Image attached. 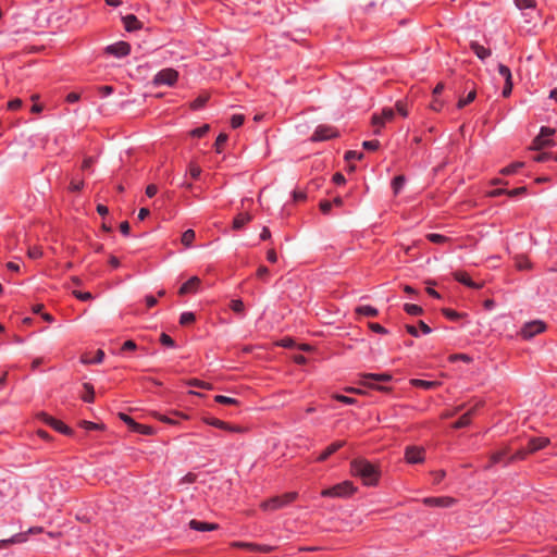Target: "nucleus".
Returning a JSON list of instances; mask_svg holds the SVG:
<instances>
[{
	"instance_id": "f257e3e1",
	"label": "nucleus",
	"mask_w": 557,
	"mask_h": 557,
	"mask_svg": "<svg viewBox=\"0 0 557 557\" xmlns=\"http://www.w3.org/2000/svg\"><path fill=\"white\" fill-rule=\"evenodd\" d=\"M351 473L362 480L366 485H375L380 478V471L375 465L366 459H354L350 463Z\"/></svg>"
},
{
	"instance_id": "f03ea898",
	"label": "nucleus",
	"mask_w": 557,
	"mask_h": 557,
	"mask_svg": "<svg viewBox=\"0 0 557 557\" xmlns=\"http://www.w3.org/2000/svg\"><path fill=\"white\" fill-rule=\"evenodd\" d=\"M355 491L356 487L350 481H344L333 487L323 490L321 495L324 497H346L354 494Z\"/></svg>"
},
{
	"instance_id": "7ed1b4c3",
	"label": "nucleus",
	"mask_w": 557,
	"mask_h": 557,
	"mask_svg": "<svg viewBox=\"0 0 557 557\" xmlns=\"http://www.w3.org/2000/svg\"><path fill=\"white\" fill-rule=\"evenodd\" d=\"M524 24H532L528 30H532L539 25H542V16L535 8L534 0H524Z\"/></svg>"
},
{
	"instance_id": "20e7f679",
	"label": "nucleus",
	"mask_w": 557,
	"mask_h": 557,
	"mask_svg": "<svg viewBox=\"0 0 557 557\" xmlns=\"http://www.w3.org/2000/svg\"><path fill=\"white\" fill-rule=\"evenodd\" d=\"M296 497H297L296 492H289L282 496H275V497H272V498L263 502L262 508L265 510H276V509H280V508L290 504L292 502H294L296 499Z\"/></svg>"
},
{
	"instance_id": "39448f33",
	"label": "nucleus",
	"mask_w": 557,
	"mask_h": 557,
	"mask_svg": "<svg viewBox=\"0 0 557 557\" xmlns=\"http://www.w3.org/2000/svg\"><path fill=\"white\" fill-rule=\"evenodd\" d=\"M395 117V111L392 108H384L381 114L374 113L371 117V124L374 127V134H381L382 127L392 122Z\"/></svg>"
},
{
	"instance_id": "423d86ee",
	"label": "nucleus",
	"mask_w": 557,
	"mask_h": 557,
	"mask_svg": "<svg viewBox=\"0 0 557 557\" xmlns=\"http://www.w3.org/2000/svg\"><path fill=\"white\" fill-rule=\"evenodd\" d=\"M178 78V73L174 69H164L158 72L152 81L154 86H173Z\"/></svg>"
},
{
	"instance_id": "0eeeda50",
	"label": "nucleus",
	"mask_w": 557,
	"mask_h": 557,
	"mask_svg": "<svg viewBox=\"0 0 557 557\" xmlns=\"http://www.w3.org/2000/svg\"><path fill=\"white\" fill-rule=\"evenodd\" d=\"M555 134L554 128L542 127L541 133L534 138L530 149L540 150L545 146H549L553 141L548 138Z\"/></svg>"
},
{
	"instance_id": "6e6552de",
	"label": "nucleus",
	"mask_w": 557,
	"mask_h": 557,
	"mask_svg": "<svg viewBox=\"0 0 557 557\" xmlns=\"http://www.w3.org/2000/svg\"><path fill=\"white\" fill-rule=\"evenodd\" d=\"M546 330V324L542 320H533L524 323V339H531L532 337L543 333Z\"/></svg>"
},
{
	"instance_id": "1a4fd4ad",
	"label": "nucleus",
	"mask_w": 557,
	"mask_h": 557,
	"mask_svg": "<svg viewBox=\"0 0 557 557\" xmlns=\"http://www.w3.org/2000/svg\"><path fill=\"white\" fill-rule=\"evenodd\" d=\"M40 418L45 423L54 429L55 431L65 434L72 435L73 431L67 425H65L62 421L54 419L53 417L48 416L47 413H40Z\"/></svg>"
},
{
	"instance_id": "9d476101",
	"label": "nucleus",
	"mask_w": 557,
	"mask_h": 557,
	"mask_svg": "<svg viewBox=\"0 0 557 557\" xmlns=\"http://www.w3.org/2000/svg\"><path fill=\"white\" fill-rule=\"evenodd\" d=\"M336 136H337V133L333 127L326 126V125H320L315 128V131L311 137V140L312 141H322V140H327V139L334 138Z\"/></svg>"
},
{
	"instance_id": "9b49d317",
	"label": "nucleus",
	"mask_w": 557,
	"mask_h": 557,
	"mask_svg": "<svg viewBox=\"0 0 557 557\" xmlns=\"http://www.w3.org/2000/svg\"><path fill=\"white\" fill-rule=\"evenodd\" d=\"M408 463H421L424 461V449L417 446H408L405 451Z\"/></svg>"
},
{
	"instance_id": "f8f14e48",
	"label": "nucleus",
	"mask_w": 557,
	"mask_h": 557,
	"mask_svg": "<svg viewBox=\"0 0 557 557\" xmlns=\"http://www.w3.org/2000/svg\"><path fill=\"white\" fill-rule=\"evenodd\" d=\"M106 52L116 58L126 57L131 52V46L126 41H119L108 46Z\"/></svg>"
},
{
	"instance_id": "ddd939ff",
	"label": "nucleus",
	"mask_w": 557,
	"mask_h": 557,
	"mask_svg": "<svg viewBox=\"0 0 557 557\" xmlns=\"http://www.w3.org/2000/svg\"><path fill=\"white\" fill-rule=\"evenodd\" d=\"M42 531V528H30L26 533H18L8 540L0 541V549L7 547L9 544L23 543L27 540V534H35Z\"/></svg>"
},
{
	"instance_id": "4468645a",
	"label": "nucleus",
	"mask_w": 557,
	"mask_h": 557,
	"mask_svg": "<svg viewBox=\"0 0 557 557\" xmlns=\"http://www.w3.org/2000/svg\"><path fill=\"white\" fill-rule=\"evenodd\" d=\"M200 284L201 280L198 276H193L181 286L178 294L182 296L194 294L199 289Z\"/></svg>"
},
{
	"instance_id": "2eb2a0df",
	"label": "nucleus",
	"mask_w": 557,
	"mask_h": 557,
	"mask_svg": "<svg viewBox=\"0 0 557 557\" xmlns=\"http://www.w3.org/2000/svg\"><path fill=\"white\" fill-rule=\"evenodd\" d=\"M205 422L209 425H212V426H215V428L228 431V432H237V433L244 432V429L242 426L232 425V424H228V423H226L222 420L215 419V418L205 419Z\"/></svg>"
},
{
	"instance_id": "dca6fc26",
	"label": "nucleus",
	"mask_w": 557,
	"mask_h": 557,
	"mask_svg": "<svg viewBox=\"0 0 557 557\" xmlns=\"http://www.w3.org/2000/svg\"><path fill=\"white\" fill-rule=\"evenodd\" d=\"M455 499L451 497H428L423 499V503L428 506L433 507H450L455 504Z\"/></svg>"
},
{
	"instance_id": "f3484780",
	"label": "nucleus",
	"mask_w": 557,
	"mask_h": 557,
	"mask_svg": "<svg viewBox=\"0 0 557 557\" xmlns=\"http://www.w3.org/2000/svg\"><path fill=\"white\" fill-rule=\"evenodd\" d=\"M454 277L456 281H458L461 284H465L466 286L474 289H480L483 287L484 283H476L471 280V277L468 275V273L462 271H457L454 273Z\"/></svg>"
},
{
	"instance_id": "a211bd4d",
	"label": "nucleus",
	"mask_w": 557,
	"mask_h": 557,
	"mask_svg": "<svg viewBox=\"0 0 557 557\" xmlns=\"http://www.w3.org/2000/svg\"><path fill=\"white\" fill-rule=\"evenodd\" d=\"M549 443V440L547 437H529L528 446L524 447V454L528 453H535L539 449L545 447Z\"/></svg>"
},
{
	"instance_id": "6ab92c4d",
	"label": "nucleus",
	"mask_w": 557,
	"mask_h": 557,
	"mask_svg": "<svg viewBox=\"0 0 557 557\" xmlns=\"http://www.w3.org/2000/svg\"><path fill=\"white\" fill-rule=\"evenodd\" d=\"M470 49L474 52V54L480 60H485L488 57H491L492 51L488 48H485L484 46L480 45L478 41H471L470 42Z\"/></svg>"
},
{
	"instance_id": "aec40b11",
	"label": "nucleus",
	"mask_w": 557,
	"mask_h": 557,
	"mask_svg": "<svg viewBox=\"0 0 557 557\" xmlns=\"http://www.w3.org/2000/svg\"><path fill=\"white\" fill-rule=\"evenodd\" d=\"M479 405H475L474 407H472L469 411H467L465 414H462L454 424H453V428L455 429H461V428H466L470 424L471 422V418L472 416L474 414L476 408H478Z\"/></svg>"
},
{
	"instance_id": "412c9836",
	"label": "nucleus",
	"mask_w": 557,
	"mask_h": 557,
	"mask_svg": "<svg viewBox=\"0 0 557 557\" xmlns=\"http://www.w3.org/2000/svg\"><path fill=\"white\" fill-rule=\"evenodd\" d=\"M189 527L193 530L200 531V532L214 531V530L219 529V525L216 523H208V522H202V521H198V520H190Z\"/></svg>"
},
{
	"instance_id": "4be33fe9",
	"label": "nucleus",
	"mask_w": 557,
	"mask_h": 557,
	"mask_svg": "<svg viewBox=\"0 0 557 557\" xmlns=\"http://www.w3.org/2000/svg\"><path fill=\"white\" fill-rule=\"evenodd\" d=\"M252 221V215L248 212L245 213H238L233 221V228L234 230H240L243 228L247 223Z\"/></svg>"
},
{
	"instance_id": "5701e85b",
	"label": "nucleus",
	"mask_w": 557,
	"mask_h": 557,
	"mask_svg": "<svg viewBox=\"0 0 557 557\" xmlns=\"http://www.w3.org/2000/svg\"><path fill=\"white\" fill-rule=\"evenodd\" d=\"M345 445L344 441H337L331 444L319 457V461L326 460L332 454L337 451L339 448H342Z\"/></svg>"
},
{
	"instance_id": "b1692460",
	"label": "nucleus",
	"mask_w": 557,
	"mask_h": 557,
	"mask_svg": "<svg viewBox=\"0 0 557 557\" xmlns=\"http://www.w3.org/2000/svg\"><path fill=\"white\" fill-rule=\"evenodd\" d=\"M123 22H124V26H125L126 30H128V32H133V30L139 29L141 27V23L133 14L124 16Z\"/></svg>"
},
{
	"instance_id": "393cba45",
	"label": "nucleus",
	"mask_w": 557,
	"mask_h": 557,
	"mask_svg": "<svg viewBox=\"0 0 557 557\" xmlns=\"http://www.w3.org/2000/svg\"><path fill=\"white\" fill-rule=\"evenodd\" d=\"M360 377L364 379V380H372V381H375V382H388L392 380V375L388 374V373H380V374H376V373H362L360 374Z\"/></svg>"
},
{
	"instance_id": "a878e982",
	"label": "nucleus",
	"mask_w": 557,
	"mask_h": 557,
	"mask_svg": "<svg viewBox=\"0 0 557 557\" xmlns=\"http://www.w3.org/2000/svg\"><path fill=\"white\" fill-rule=\"evenodd\" d=\"M233 545L236 546V547L253 549V550H258V552H262V553H268V552H271V549H272L270 546H260V545H257V544L244 543V542H236Z\"/></svg>"
},
{
	"instance_id": "bb28decb",
	"label": "nucleus",
	"mask_w": 557,
	"mask_h": 557,
	"mask_svg": "<svg viewBox=\"0 0 557 557\" xmlns=\"http://www.w3.org/2000/svg\"><path fill=\"white\" fill-rule=\"evenodd\" d=\"M411 384L413 386H417V387H421V388H424V389H430V388H434V387L438 386L440 382H437V381H424V380L414 379V380H411Z\"/></svg>"
},
{
	"instance_id": "cd10ccee",
	"label": "nucleus",
	"mask_w": 557,
	"mask_h": 557,
	"mask_svg": "<svg viewBox=\"0 0 557 557\" xmlns=\"http://www.w3.org/2000/svg\"><path fill=\"white\" fill-rule=\"evenodd\" d=\"M521 191H522V187L513 188V189L508 190V191H507L506 189L497 188V189L491 190V191L488 193V196H491V197H497V196H499V195H502V194H505V193H506V194H508L510 197H515V196L519 195Z\"/></svg>"
},
{
	"instance_id": "c85d7f7f",
	"label": "nucleus",
	"mask_w": 557,
	"mask_h": 557,
	"mask_svg": "<svg viewBox=\"0 0 557 557\" xmlns=\"http://www.w3.org/2000/svg\"><path fill=\"white\" fill-rule=\"evenodd\" d=\"M356 313L362 314L366 317H376L379 311L371 306H359L356 308Z\"/></svg>"
},
{
	"instance_id": "c756f323",
	"label": "nucleus",
	"mask_w": 557,
	"mask_h": 557,
	"mask_svg": "<svg viewBox=\"0 0 557 557\" xmlns=\"http://www.w3.org/2000/svg\"><path fill=\"white\" fill-rule=\"evenodd\" d=\"M475 97H476L475 88H472L465 98H460L458 100L457 108L462 109L463 107H466L467 104L472 102L475 99Z\"/></svg>"
},
{
	"instance_id": "7c9ffc66",
	"label": "nucleus",
	"mask_w": 557,
	"mask_h": 557,
	"mask_svg": "<svg viewBox=\"0 0 557 557\" xmlns=\"http://www.w3.org/2000/svg\"><path fill=\"white\" fill-rule=\"evenodd\" d=\"M208 100H209V95L201 94L191 102L190 108L193 110H198V109L202 108L207 103Z\"/></svg>"
},
{
	"instance_id": "2f4dec72",
	"label": "nucleus",
	"mask_w": 557,
	"mask_h": 557,
	"mask_svg": "<svg viewBox=\"0 0 557 557\" xmlns=\"http://www.w3.org/2000/svg\"><path fill=\"white\" fill-rule=\"evenodd\" d=\"M84 389L86 391V394L83 396V400L86 403H92L95 398V391L91 384L85 383Z\"/></svg>"
},
{
	"instance_id": "473e14b6",
	"label": "nucleus",
	"mask_w": 557,
	"mask_h": 557,
	"mask_svg": "<svg viewBox=\"0 0 557 557\" xmlns=\"http://www.w3.org/2000/svg\"><path fill=\"white\" fill-rule=\"evenodd\" d=\"M359 383L361 385L366 386V387L374 388V389H377V391H381V392H388L389 391L388 387H385V386H382V385H377V384L373 383L372 380H364V379L361 377Z\"/></svg>"
},
{
	"instance_id": "72a5a7b5",
	"label": "nucleus",
	"mask_w": 557,
	"mask_h": 557,
	"mask_svg": "<svg viewBox=\"0 0 557 557\" xmlns=\"http://www.w3.org/2000/svg\"><path fill=\"white\" fill-rule=\"evenodd\" d=\"M103 358H104V352H103V350L98 349V350L96 351V355H95V357H94L92 359H88V358L84 357V358L82 359V362H84V363H101V362H102V360H103Z\"/></svg>"
},
{
	"instance_id": "f704fd0d",
	"label": "nucleus",
	"mask_w": 557,
	"mask_h": 557,
	"mask_svg": "<svg viewBox=\"0 0 557 557\" xmlns=\"http://www.w3.org/2000/svg\"><path fill=\"white\" fill-rule=\"evenodd\" d=\"M194 239H195V232L193 230H187L182 235V243L186 247H189Z\"/></svg>"
},
{
	"instance_id": "c9c22d12",
	"label": "nucleus",
	"mask_w": 557,
	"mask_h": 557,
	"mask_svg": "<svg viewBox=\"0 0 557 557\" xmlns=\"http://www.w3.org/2000/svg\"><path fill=\"white\" fill-rule=\"evenodd\" d=\"M404 309L411 315H420L423 312L422 308L418 305L406 304Z\"/></svg>"
},
{
	"instance_id": "e433bc0d",
	"label": "nucleus",
	"mask_w": 557,
	"mask_h": 557,
	"mask_svg": "<svg viewBox=\"0 0 557 557\" xmlns=\"http://www.w3.org/2000/svg\"><path fill=\"white\" fill-rule=\"evenodd\" d=\"M405 181H406L405 176H403V175H398L393 180L392 187H393L395 194L399 193V190L403 188V186L405 184Z\"/></svg>"
},
{
	"instance_id": "4c0bfd02",
	"label": "nucleus",
	"mask_w": 557,
	"mask_h": 557,
	"mask_svg": "<svg viewBox=\"0 0 557 557\" xmlns=\"http://www.w3.org/2000/svg\"><path fill=\"white\" fill-rule=\"evenodd\" d=\"M133 431L137 432V433H140V434H146V435H151L153 434V429L149 425H143V424H139L136 422V424L134 425L133 428Z\"/></svg>"
},
{
	"instance_id": "58836bf2",
	"label": "nucleus",
	"mask_w": 557,
	"mask_h": 557,
	"mask_svg": "<svg viewBox=\"0 0 557 557\" xmlns=\"http://www.w3.org/2000/svg\"><path fill=\"white\" fill-rule=\"evenodd\" d=\"M426 238L434 244H444L448 240L446 236L434 233L428 234Z\"/></svg>"
},
{
	"instance_id": "ea45409f",
	"label": "nucleus",
	"mask_w": 557,
	"mask_h": 557,
	"mask_svg": "<svg viewBox=\"0 0 557 557\" xmlns=\"http://www.w3.org/2000/svg\"><path fill=\"white\" fill-rule=\"evenodd\" d=\"M196 317L193 312H183L180 318V323L182 325L190 324L195 321Z\"/></svg>"
},
{
	"instance_id": "a19ab883",
	"label": "nucleus",
	"mask_w": 557,
	"mask_h": 557,
	"mask_svg": "<svg viewBox=\"0 0 557 557\" xmlns=\"http://www.w3.org/2000/svg\"><path fill=\"white\" fill-rule=\"evenodd\" d=\"M214 400L216 403H220V404H223V405H237V399L235 398H231V397H227V396H223V395H216L214 397Z\"/></svg>"
},
{
	"instance_id": "79ce46f5",
	"label": "nucleus",
	"mask_w": 557,
	"mask_h": 557,
	"mask_svg": "<svg viewBox=\"0 0 557 557\" xmlns=\"http://www.w3.org/2000/svg\"><path fill=\"white\" fill-rule=\"evenodd\" d=\"M231 309L236 313H243L245 306L240 299H234L230 304Z\"/></svg>"
},
{
	"instance_id": "37998d69",
	"label": "nucleus",
	"mask_w": 557,
	"mask_h": 557,
	"mask_svg": "<svg viewBox=\"0 0 557 557\" xmlns=\"http://www.w3.org/2000/svg\"><path fill=\"white\" fill-rule=\"evenodd\" d=\"M209 129H210V126L208 124H205L201 127L193 129L190 132V135L193 137H202L209 132Z\"/></svg>"
},
{
	"instance_id": "c03bdc74",
	"label": "nucleus",
	"mask_w": 557,
	"mask_h": 557,
	"mask_svg": "<svg viewBox=\"0 0 557 557\" xmlns=\"http://www.w3.org/2000/svg\"><path fill=\"white\" fill-rule=\"evenodd\" d=\"M505 455V451H497V453H494L492 456H491V461L484 467V469H490L493 465L499 462L502 460V458L504 457Z\"/></svg>"
},
{
	"instance_id": "a18cd8bd",
	"label": "nucleus",
	"mask_w": 557,
	"mask_h": 557,
	"mask_svg": "<svg viewBox=\"0 0 557 557\" xmlns=\"http://www.w3.org/2000/svg\"><path fill=\"white\" fill-rule=\"evenodd\" d=\"M244 121H245L244 115H242V114H234L232 116V119H231V125H232L233 128H237V127L243 125Z\"/></svg>"
},
{
	"instance_id": "49530a36",
	"label": "nucleus",
	"mask_w": 557,
	"mask_h": 557,
	"mask_svg": "<svg viewBox=\"0 0 557 557\" xmlns=\"http://www.w3.org/2000/svg\"><path fill=\"white\" fill-rule=\"evenodd\" d=\"M498 72L504 77L505 82L511 79V72L506 65L499 64Z\"/></svg>"
},
{
	"instance_id": "de8ad7c7",
	"label": "nucleus",
	"mask_w": 557,
	"mask_h": 557,
	"mask_svg": "<svg viewBox=\"0 0 557 557\" xmlns=\"http://www.w3.org/2000/svg\"><path fill=\"white\" fill-rule=\"evenodd\" d=\"M368 326L371 331L375 332V333H379V334H387V330L385 327H383L381 324L379 323H374V322H370L368 323Z\"/></svg>"
},
{
	"instance_id": "09e8293b",
	"label": "nucleus",
	"mask_w": 557,
	"mask_h": 557,
	"mask_svg": "<svg viewBox=\"0 0 557 557\" xmlns=\"http://www.w3.org/2000/svg\"><path fill=\"white\" fill-rule=\"evenodd\" d=\"M362 158H363V153L362 152L349 150V151H347L345 153V159L347 161H350V160H354V159L361 160Z\"/></svg>"
},
{
	"instance_id": "8fccbe9b",
	"label": "nucleus",
	"mask_w": 557,
	"mask_h": 557,
	"mask_svg": "<svg viewBox=\"0 0 557 557\" xmlns=\"http://www.w3.org/2000/svg\"><path fill=\"white\" fill-rule=\"evenodd\" d=\"M73 294L77 299L83 300V301L92 299V295L89 292L83 293V292L74 290Z\"/></svg>"
},
{
	"instance_id": "3c124183",
	"label": "nucleus",
	"mask_w": 557,
	"mask_h": 557,
	"mask_svg": "<svg viewBox=\"0 0 557 557\" xmlns=\"http://www.w3.org/2000/svg\"><path fill=\"white\" fill-rule=\"evenodd\" d=\"M226 140H227L226 134L222 133L218 136L215 144H214L218 152H221V147H222V145H224L226 143Z\"/></svg>"
},
{
	"instance_id": "603ef678",
	"label": "nucleus",
	"mask_w": 557,
	"mask_h": 557,
	"mask_svg": "<svg viewBox=\"0 0 557 557\" xmlns=\"http://www.w3.org/2000/svg\"><path fill=\"white\" fill-rule=\"evenodd\" d=\"M81 426L86 429V430H100L102 429V426L100 424H97V423H94V422H90V421H82L81 423Z\"/></svg>"
},
{
	"instance_id": "864d4df0",
	"label": "nucleus",
	"mask_w": 557,
	"mask_h": 557,
	"mask_svg": "<svg viewBox=\"0 0 557 557\" xmlns=\"http://www.w3.org/2000/svg\"><path fill=\"white\" fill-rule=\"evenodd\" d=\"M27 255L32 259H38L41 257L42 251L39 247H33L28 249Z\"/></svg>"
},
{
	"instance_id": "5fc2aeb1",
	"label": "nucleus",
	"mask_w": 557,
	"mask_h": 557,
	"mask_svg": "<svg viewBox=\"0 0 557 557\" xmlns=\"http://www.w3.org/2000/svg\"><path fill=\"white\" fill-rule=\"evenodd\" d=\"M160 342L164 346L174 347V341L165 333H162L160 336Z\"/></svg>"
},
{
	"instance_id": "6e6d98bb",
	"label": "nucleus",
	"mask_w": 557,
	"mask_h": 557,
	"mask_svg": "<svg viewBox=\"0 0 557 557\" xmlns=\"http://www.w3.org/2000/svg\"><path fill=\"white\" fill-rule=\"evenodd\" d=\"M362 147L368 150H376L380 147L379 140L363 141Z\"/></svg>"
},
{
	"instance_id": "4d7b16f0",
	"label": "nucleus",
	"mask_w": 557,
	"mask_h": 557,
	"mask_svg": "<svg viewBox=\"0 0 557 557\" xmlns=\"http://www.w3.org/2000/svg\"><path fill=\"white\" fill-rule=\"evenodd\" d=\"M119 417L122 421H124L133 430L136 422L129 416H127L126 413L120 412Z\"/></svg>"
},
{
	"instance_id": "13d9d810",
	"label": "nucleus",
	"mask_w": 557,
	"mask_h": 557,
	"mask_svg": "<svg viewBox=\"0 0 557 557\" xmlns=\"http://www.w3.org/2000/svg\"><path fill=\"white\" fill-rule=\"evenodd\" d=\"M395 107H396L397 112L400 115H403L405 117L408 115L407 107L403 101H397Z\"/></svg>"
},
{
	"instance_id": "bf43d9fd",
	"label": "nucleus",
	"mask_w": 557,
	"mask_h": 557,
	"mask_svg": "<svg viewBox=\"0 0 557 557\" xmlns=\"http://www.w3.org/2000/svg\"><path fill=\"white\" fill-rule=\"evenodd\" d=\"M335 399L346 405H354L356 403L355 398L347 397L344 395H335Z\"/></svg>"
},
{
	"instance_id": "052dcab7",
	"label": "nucleus",
	"mask_w": 557,
	"mask_h": 557,
	"mask_svg": "<svg viewBox=\"0 0 557 557\" xmlns=\"http://www.w3.org/2000/svg\"><path fill=\"white\" fill-rule=\"evenodd\" d=\"M332 206H333L332 201H327V200L321 201L320 202V210L324 214H327L331 211Z\"/></svg>"
},
{
	"instance_id": "680f3d73",
	"label": "nucleus",
	"mask_w": 557,
	"mask_h": 557,
	"mask_svg": "<svg viewBox=\"0 0 557 557\" xmlns=\"http://www.w3.org/2000/svg\"><path fill=\"white\" fill-rule=\"evenodd\" d=\"M552 158V156L547 152H541V153H537L534 156L533 160L535 162H545L547 160H549Z\"/></svg>"
},
{
	"instance_id": "e2e57ef3",
	"label": "nucleus",
	"mask_w": 557,
	"mask_h": 557,
	"mask_svg": "<svg viewBox=\"0 0 557 557\" xmlns=\"http://www.w3.org/2000/svg\"><path fill=\"white\" fill-rule=\"evenodd\" d=\"M189 173L193 178H198L201 174V169L198 165L191 164L189 166Z\"/></svg>"
},
{
	"instance_id": "0e129e2a",
	"label": "nucleus",
	"mask_w": 557,
	"mask_h": 557,
	"mask_svg": "<svg viewBox=\"0 0 557 557\" xmlns=\"http://www.w3.org/2000/svg\"><path fill=\"white\" fill-rule=\"evenodd\" d=\"M443 313L448 318V319H451V320H456L460 317V314L451 309H443Z\"/></svg>"
},
{
	"instance_id": "69168bd1",
	"label": "nucleus",
	"mask_w": 557,
	"mask_h": 557,
	"mask_svg": "<svg viewBox=\"0 0 557 557\" xmlns=\"http://www.w3.org/2000/svg\"><path fill=\"white\" fill-rule=\"evenodd\" d=\"M197 479V475L195 473H187L185 476L182 478L181 483H194Z\"/></svg>"
},
{
	"instance_id": "338daca9",
	"label": "nucleus",
	"mask_w": 557,
	"mask_h": 557,
	"mask_svg": "<svg viewBox=\"0 0 557 557\" xmlns=\"http://www.w3.org/2000/svg\"><path fill=\"white\" fill-rule=\"evenodd\" d=\"M22 107V100L21 99H13L8 103V108L10 110H17Z\"/></svg>"
},
{
	"instance_id": "774afa93",
	"label": "nucleus",
	"mask_w": 557,
	"mask_h": 557,
	"mask_svg": "<svg viewBox=\"0 0 557 557\" xmlns=\"http://www.w3.org/2000/svg\"><path fill=\"white\" fill-rule=\"evenodd\" d=\"M269 275V269L264 265H261L257 270V276L259 278H265Z\"/></svg>"
}]
</instances>
